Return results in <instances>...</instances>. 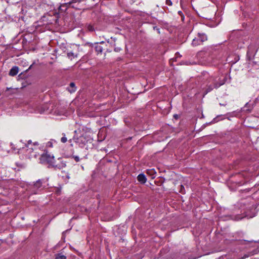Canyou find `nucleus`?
Instances as JSON below:
<instances>
[{"mask_svg":"<svg viewBox=\"0 0 259 259\" xmlns=\"http://www.w3.org/2000/svg\"><path fill=\"white\" fill-rule=\"evenodd\" d=\"M38 144L34 142L33 145H26L25 148L27 153L30 157H36L37 156Z\"/></svg>","mask_w":259,"mask_h":259,"instance_id":"1","label":"nucleus"},{"mask_svg":"<svg viewBox=\"0 0 259 259\" xmlns=\"http://www.w3.org/2000/svg\"><path fill=\"white\" fill-rule=\"evenodd\" d=\"M207 37L205 33H198L197 36L195 37L192 42V45L194 47L201 45L204 41L207 40Z\"/></svg>","mask_w":259,"mask_h":259,"instance_id":"2","label":"nucleus"},{"mask_svg":"<svg viewBox=\"0 0 259 259\" xmlns=\"http://www.w3.org/2000/svg\"><path fill=\"white\" fill-rule=\"evenodd\" d=\"M40 161L42 163L46 162L50 164H53L54 162V157L48 153H46L41 156Z\"/></svg>","mask_w":259,"mask_h":259,"instance_id":"3","label":"nucleus"},{"mask_svg":"<svg viewBox=\"0 0 259 259\" xmlns=\"http://www.w3.org/2000/svg\"><path fill=\"white\" fill-rule=\"evenodd\" d=\"M19 71V68L17 66H14L11 68L9 72V75L12 76L16 75Z\"/></svg>","mask_w":259,"mask_h":259,"instance_id":"4","label":"nucleus"},{"mask_svg":"<svg viewBox=\"0 0 259 259\" xmlns=\"http://www.w3.org/2000/svg\"><path fill=\"white\" fill-rule=\"evenodd\" d=\"M137 179L139 182H140L142 184H144L146 183L147 179L145 176L144 174H141L138 175L137 177Z\"/></svg>","mask_w":259,"mask_h":259,"instance_id":"5","label":"nucleus"},{"mask_svg":"<svg viewBox=\"0 0 259 259\" xmlns=\"http://www.w3.org/2000/svg\"><path fill=\"white\" fill-rule=\"evenodd\" d=\"M67 90L70 93H73L76 90V88L75 87V85L74 82H71L69 85V87L67 88Z\"/></svg>","mask_w":259,"mask_h":259,"instance_id":"6","label":"nucleus"},{"mask_svg":"<svg viewBox=\"0 0 259 259\" xmlns=\"http://www.w3.org/2000/svg\"><path fill=\"white\" fill-rule=\"evenodd\" d=\"M42 186V180H37L33 185V187L34 188L36 189H38L39 188H41Z\"/></svg>","mask_w":259,"mask_h":259,"instance_id":"7","label":"nucleus"},{"mask_svg":"<svg viewBox=\"0 0 259 259\" xmlns=\"http://www.w3.org/2000/svg\"><path fill=\"white\" fill-rule=\"evenodd\" d=\"M80 3V0H71V1H70L69 2L65 3L64 4V5L67 7L70 6L71 7L74 8V6L73 5L71 6V5L74 3Z\"/></svg>","mask_w":259,"mask_h":259,"instance_id":"8","label":"nucleus"},{"mask_svg":"<svg viewBox=\"0 0 259 259\" xmlns=\"http://www.w3.org/2000/svg\"><path fill=\"white\" fill-rule=\"evenodd\" d=\"M55 259H66V256L61 253H57L55 254Z\"/></svg>","mask_w":259,"mask_h":259,"instance_id":"9","label":"nucleus"},{"mask_svg":"<svg viewBox=\"0 0 259 259\" xmlns=\"http://www.w3.org/2000/svg\"><path fill=\"white\" fill-rule=\"evenodd\" d=\"M95 51L98 53H101L103 51V48L100 45H97L95 48Z\"/></svg>","mask_w":259,"mask_h":259,"instance_id":"10","label":"nucleus"},{"mask_svg":"<svg viewBox=\"0 0 259 259\" xmlns=\"http://www.w3.org/2000/svg\"><path fill=\"white\" fill-rule=\"evenodd\" d=\"M6 93H7V95L9 96L10 95L13 94L14 93V91L13 89L7 88Z\"/></svg>","mask_w":259,"mask_h":259,"instance_id":"11","label":"nucleus"},{"mask_svg":"<svg viewBox=\"0 0 259 259\" xmlns=\"http://www.w3.org/2000/svg\"><path fill=\"white\" fill-rule=\"evenodd\" d=\"M63 136L61 139V142L63 143H65L67 141V138L66 137V135L65 134H62Z\"/></svg>","mask_w":259,"mask_h":259,"instance_id":"12","label":"nucleus"},{"mask_svg":"<svg viewBox=\"0 0 259 259\" xmlns=\"http://www.w3.org/2000/svg\"><path fill=\"white\" fill-rule=\"evenodd\" d=\"M147 173L148 174L153 176L155 174V172L154 169H148V170H147Z\"/></svg>","mask_w":259,"mask_h":259,"instance_id":"13","label":"nucleus"},{"mask_svg":"<svg viewBox=\"0 0 259 259\" xmlns=\"http://www.w3.org/2000/svg\"><path fill=\"white\" fill-rule=\"evenodd\" d=\"M88 29L90 31H94V28L93 26H92L91 25H89L88 26Z\"/></svg>","mask_w":259,"mask_h":259,"instance_id":"14","label":"nucleus"},{"mask_svg":"<svg viewBox=\"0 0 259 259\" xmlns=\"http://www.w3.org/2000/svg\"><path fill=\"white\" fill-rule=\"evenodd\" d=\"M67 56L69 58H70L72 59V58H74L75 56L74 55V54L72 52H69L67 53Z\"/></svg>","mask_w":259,"mask_h":259,"instance_id":"15","label":"nucleus"},{"mask_svg":"<svg viewBox=\"0 0 259 259\" xmlns=\"http://www.w3.org/2000/svg\"><path fill=\"white\" fill-rule=\"evenodd\" d=\"M166 4L168 6H171L172 5V2L170 0H166Z\"/></svg>","mask_w":259,"mask_h":259,"instance_id":"16","label":"nucleus"},{"mask_svg":"<svg viewBox=\"0 0 259 259\" xmlns=\"http://www.w3.org/2000/svg\"><path fill=\"white\" fill-rule=\"evenodd\" d=\"M73 157L76 162H78L80 160L79 157L78 156H73Z\"/></svg>","mask_w":259,"mask_h":259,"instance_id":"17","label":"nucleus"},{"mask_svg":"<svg viewBox=\"0 0 259 259\" xmlns=\"http://www.w3.org/2000/svg\"><path fill=\"white\" fill-rule=\"evenodd\" d=\"M223 84H224V82L220 83L219 84H214L213 88H218V87H220L221 85H222Z\"/></svg>","mask_w":259,"mask_h":259,"instance_id":"18","label":"nucleus"},{"mask_svg":"<svg viewBox=\"0 0 259 259\" xmlns=\"http://www.w3.org/2000/svg\"><path fill=\"white\" fill-rule=\"evenodd\" d=\"M33 145V144H32V141L31 140H29L27 142V144H26L25 145Z\"/></svg>","mask_w":259,"mask_h":259,"instance_id":"19","label":"nucleus"},{"mask_svg":"<svg viewBox=\"0 0 259 259\" xmlns=\"http://www.w3.org/2000/svg\"><path fill=\"white\" fill-rule=\"evenodd\" d=\"M47 146L48 147H52V144L51 142H48L47 143Z\"/></svg>","mask_w":259,"mask_h":259,"instance_id":"20","label":"nucleus"},{"mask_svg":"<svg viewBox=\"0 0 259 259\" xmlns=\"http://www.w3.org/2000/svg\"><path fill=\"white\" fill-rule=\"evenodd\" d=\"M213 88L211 87H209L208 89H207V92H210L212 90Z\"/></svg>","mask_w":259,"mask_h":259,"instance_id":"21","label":"nucleus"},{"mask_svg":"<svg viewBox=\"0 0 259 259\" xmlns=\"http://www.w3.org/2000/svg\"><path fill=\"white\" fill-rule=\"evenodd\" d=\"M184 188V186L181 185V189L180 190V192L182 193H183V189Z\"/></svg>","mask_w":259,"mask_h":259,"instance_id":"22","label":"nucleus"},{"mask_svg":"<svg viewBox=\"0 0 259 259\" xmlns=\"http://www.w3.org/2000/svg\"><path fill=\"white\" fill-rule=\"evenodd\" d=\"M66 166V164L65 163H62V165L61 167H65Z\"/></svg>","mask_w":259,"mask_h":259,"instance_id":"23","label":"nucleus"},{"mask_svg":"<svg viewBox=\"0 0 259 259\" xmlns=\"http://www.w3.org/2000/svg\"><path fill=\"white\" fill-rule=\"evenodd\" d=\"M174 117H175V118H177L178 115H174Z\"/></svg>","mask_w":259,"mask_h":259,"instance_id":"24","label":"nucleus"},{"mask_svg":"<svg viewBox=\"0 0 259 259\" xmlns=\"http://www.w3.org/2000/svg\"><path fill=\"white\" fill-rule=\"evenodd\" d=\"M69 141L70 142H71V139H70V140H69Z\"/></svg>","mask_w":259,"mask_h":259,"instance_id":"25","label":"nucleus"},{"mask_svg":"<svg viewBox=\"0 0 259 259\" xmlns=\"http://www.w3.org/2000/svg\"><path fill=\"white\" fill-rule=\"evenodd\" d=\"M67 178L68 179H69V176H67Z\"/></svg>","mask_w":259,"mask_h":259,"instance_id":"26","label":"nucleus"}]
</instances>
